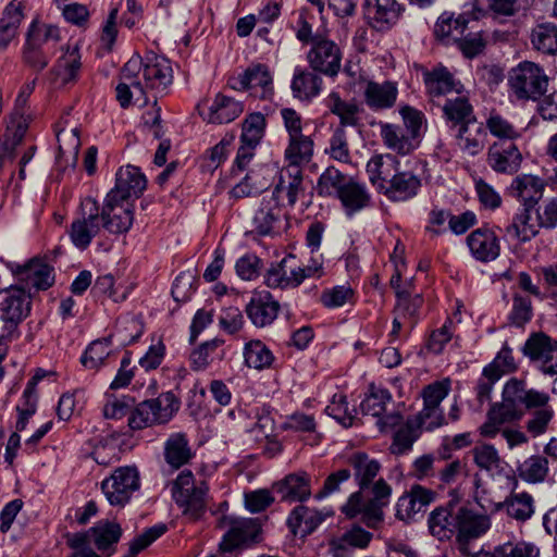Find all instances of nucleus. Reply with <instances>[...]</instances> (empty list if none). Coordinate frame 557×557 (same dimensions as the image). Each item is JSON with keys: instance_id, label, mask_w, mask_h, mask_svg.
Here are the masks:
<instances>
[{"instance_id": "f257e3e1", "label": "nucleus", "mask_w": 557, "mask_h": 557, "mask_svg": "<svg viewBox=\"0 0 557 557\" xmlns=\"http://www.w3.org/2000/svg\"><path fill=\"white\" fill-rule=\"evenodd\" d=\"M524 410L531 411L525 429L534 437L547 431L555 416L547 393L528 388L523 380L512 377L504 385L502 401L493 404L487 411L486 421L480 426V434L484 437H495L500 425L519 421Z\"/></svg>"}, {"instance_id": "f03ea898", "label": "nucleus", "mask_w": 557, "mask_h": 557, "mask_svg": "<svg viewBox=\"0 0 557 557\" xmlns=\"http://www.w3.org/2000/svg\"><path fill=\"white\" fill-rule=\"evenodd\" d=\"M172 81V67L168 59L158 55L141 59L134 55L121 71L115 88L116 100L124 109L132 104L145 107L150 100L149 91L162 92Z\"/></svg>"}, {"instance_id": "7ed1b4c3", "label": "nucleus", "mask_w": 557, "mask_h": 557, "mask_svg": "<svg viewBox=\"0 0 557 557\" xmlns=\"http://www.w3.org/2000/svg\"><path fill=\"white\" fill-rule=\"evenodd\" d=\"M508 86L517 100L536 101L547 90L548 76L539 64L523 61L509 72Z\"/></svg>"}, {"instance_id": "20e7f679", "label": "nucleus", "mask_w": 557, "mask_h": 557, "mask_svg": "<svg viewBox=\"0 0 557 557\" xmlns=\"http://www.w3.org/2000/svg\"><path fill=\"white\" fill-rule=\"evenodd\" d=\"M392 488L383 480H377L372 486L373 497L367 503L362 502L360 492L352 493L343 506V512L349 518L360 516L362 522L374 528L383 520V507L388 504Z\"/></svg>"}, {"instance_id": "39448f33", "label": "nucleus", "mask_w": 557, "mask_h": 557, "mask_svg": "<svg viewBox=\"0 0 557 557\" xmlns=\"http://www.w3.org/2000/svg\"><path fill=\"white\" fill-rule=\"evenodd\" d=\"M208 486L205 482L195 484L194 474L183 471L172 486V496L185 515L198 519L206 509Z\"/></svg>"}, {"instance_id": "423d86ee", "label": "nucleus", "mask_w": 557, "mask_h": 557, "mask_svg": "<svg viewBox=\"0 0 557 557\" xmlns=\"http://www.w3.org/2000/svg\"><path fill=\"white\" fill-rule=\"evenodd\" d=\"M139 487V471L134 466L119 467L101 482L106 499L114 507H124Z\"/></svg>"}, {"instance_id": "0eeeda50", "label": "nucleus", "mask_w": 557, "mask_h": 557, "mask_svg": "<svg viewBox=\"0 0 557 557\" xmlns=\"http://www.w3.org/2000/svg\"><path fill=\"white\" fill-rule=\"evenodd\" d=\"M29 294L23 287H10L0 305V320L3 323L0 344L17 337V326L30 309Z\"/></svg>"}, {"instance_id": "6e6552de", "label": "nucleus", "mask_w": 557, "mask_h": 557, "mask_svg": "<svg viewBox=\"0 0 557 557\" xmlns=\"http://www.w3.org/2000/svg\"><path fill=\"white\" fill-rule=\"evenodd\" d=\"M102 228L100 207L92 197H86L79 206L78 216L72 222L69 236L73 245L85 250Z\"/></svg>"}, {"instance_id": "1a4fd4ad", "label": "nucleus", "mask_w": 557, "mask_h": 557, "mask_svg": "<svg viewBox=\"0 0 557 557\" xmlns=\"http://www.w3.org/2000/svg\"><path fill=\"white\" fill-rule=\"evenodd\" d=\"M311 70L326 76H336L342 65V51L337 44L320 33H315L313 46L307 53Z\"/></svg>"}, {"instance_id": "9d476101", "label": "nucleus", "mask_w": 557, "mask_h": 557, "mask_svg": "<svg viewBox=\"0 0 557 557\" xmlns=\"http://www.w3.org/2000/svg\"><path fill=\"white\" fill-rule=\"evenodd\" d=\"M102 227L111 234L127 233L134 222V210L131 202L107 195L100 209Z\"/></svg>"}, {"instance_id": "9b49d317", "label": "nucleus", "mask_w": 557, "mask_h": 557, "mask_svg": "<svg viewBox=\"0 0 557 557\" xmlns=\"http://www.w3.org/2000/svg\"><path fill=\"white\" fill-rule=\"evenodd\" d=\"M219 525L222 529H227L220 544L224 552H231L247 541L253 540L259 530L255 520L232 516H223Z\"/></svg>"}, {"instance_id": "f8f14e48", "label": "nucleus", "mask_w": 557, "mask_h": 557, "mask_svg": "<svg viewBox=\"0 0 557 557\" xmlns=\"http://www.w3.org/2000/svg\"><path fill=\"white\" fill-rule=\"evenodd\" d=\"M363 8L367 22L379 32L393 27L403 12L401 4L396 0H366Z\"/></svg>"}, {"instance_id": "ddd939ff", "label": "nucleus", "mask_w": 557, "mask_h": 557, "mask_svg": "<svg viewBox=\"0 0 557 557\" xmlns=\"http://www.w3.org/2000/svg\"><path fill=\"white\" fill-rule=\"evenodd\" d=\"M146 186V176L141 173L139 168L126 165L116 172L115 185L107 195H114L115 198L131 202V199L140 197Z\"/></svg>"}, {"instance_id": "4468645a", "label": "nucleus", "mask_w": 557, "mask_h": 557, "mask_svg": "<svg viewBox=\"0 0 557 557\" xmlns=\"http://www.w3.org/2000/svg\"><path fill=\"white\" fill-rule=\"evenodd\" d=\"M458 522L459 507L453 502L432 510L428 519L430 533L440 541L450 540L453 536L458 541Z\"/></svg>"}, {"instance_id": "2eb2a0df", "label": "nucleus", "mask_w": 557, "mask_h": 557, "mask_svg": "<svg viewBox=\"0 0 557 557\" xmlns=\"http://www.w3.org/2000/svg\"><path fill=\"white\" fill-rule=\"evenodd\" d=\"M283 216V209L280 206L275 193L262 197L261 203L252 218L251 232L265 236L276 233Z\"/></svg>"}, {"instance_id": "dca6fc26", "label": "nucleus", "mask_w": 557, "mask_h": 557, "mask_svg": "<svg viewBox=\"0 0 557 557\" xmlns=\"http://www.w3.org/2000/svg\"><path fill=\"white\" fill-rule=\"evenodd\" d=\"M521 162L522 154L513 141L497 140L488 148L487 163L497 173L513 174Z\"/></svg>"}, {"instance_id": "f3484780", "label": "nucleus", "mask_w": 557, "mask_h": 557, "mask_svg": "<svg viewBox=\"0 0 557 557\" xmlns=\"http://www.w3.org/2000/svg\"><path fill=\"white\" fill-rule=\"evenodd\" d=\"M278 311V301L267 290L256 293L246 306L247 317L257 327L271 325Z\"/></svg>"}, {"instance_id": "a211bd4d", "label": "nucleus", "mask_w": 557, "mask_h": 557, "mask_svg": "<svg viewBox=\"0 0 557 557\" xmlns=\"http://www.w3.org/2000/svg\"><path fill=\"white\" fill-rule=\"evenodd\" d=\"M458 543L465 544L479 539L491 528V519L486 513H479L474 510L459 506Z\"/></svg>"}, {"instance_id": "6ab92c4d", "label": "nucleus", "mask_w": 557, "mask_h": 557, "mask_svg": "<svg viewBox=\"0 0 557 557\" xmlns=\"http://www.w3.org/2000/svg\"><path fill=\"white\" fill-rule=\"evenodd\" d=\"M63 53L50 71L51 81L59 86H65L77 79L82 63L76 46L62 48Z\"/></svg>"}, {"instance_id": "aec40b11", "label": "nucleus", "mask_w": 557, "mask_h": 557, "mask_svg": "<svg viewBox=\"0 0 557 557\" xmlns=\"http://www.w3.org/2000/svg\"><path fill=\"white\" fill-rule=\"evenodd\" d=\"M363 96L367 106L372 110L391 109L397 101L398 85L392 81L382 83L370 81L366 84Z\"/></svg>"}, {"instance_id": "412c9836", "label": "nucleus", "mask_w": 557, "mask_h": 557, "mask_svg": "<svg viewBox=\"0 0 557 557\" xmlns=\"http://www.w3.org/2000/svg\"><path fill=\"white\" fill-rule=\"evenodd\" d=\"M232 88L238 90L260 88V97L265 99L272 95V76L267 65L253 64L246 69L237 78H234L231 84Z\"/></svg>"}, {"instance_id": "4be33fe9", "label": "nucleus", "mask_w": 557, "mask_h": 557, "mask_svg": "<svg viewBox=\"0 0 557 557\" xmlns=\"http://www.w3.org/2000/svg\"><path fill=\"white\" fill-rule=\"evenodd\" d=\"M468 247L472 256L482 262L495 260L499 256L500 247L495 233L488 228H476L467 237Z\"/></svg>"}, {"instance_id": "5701e85b", "label": "nucleus", "mask_w": 557, "mask_h": 557, "mask_svg": "<svg viewBox=\"0 0 557 557\" xmlns=\"http://www.w3.org/2000/svg\"><path fill=\"white\" fill-rule=\"evenodd\" d=\"M544 188V181L539 176L522 174L512 181L509 193L512 197L517 198L523 207L533 208L542 198Z\"/></svg>"}, {"instance_id": "b1692460", "label": "nucleus", "mask_w": 557, "mask_h": 557, "mask_svg": "<svg viewBox=\"0 0 557 557\" xmlns=\"http://www.w3.org/2000/svg\"><path fill=\"white\" fill-rule=\"evenodd\" d=\"M420 186L421 181L417 175L397 170L381 193L392 201H407L417 196Z\"/></svg>"}, {"instance_id": "393cba45", "label": "nucleus", "mask_w": 557, "mask_h": 557, "mask_svg": "<svg viewBox=\"0 0 557 557\" xmlns=\"http://www.w3.org/2000/svg\"><path fill=\"white\" fill-rule=\"evenodd\" d=\"M379 127L384 146L397 154L407 156L417 148L418 141L400 125L380 122Z\"/></svg>"}, {"instance_id": "a878e982", "label": "nucleus", "mask_w": 557, "mask_h": 557, "mask_svg": "<svg viewBox=\"0 0 557 557\" xmlns=\"http://www.w3.org/2000/svg\"><path fill=\"white\" fill-rule=\"evenodd\" d=\"M398 159L391 154H375L367 163L369 181L381 193L398 170Z\"/></svg>"}, {"instance_id": "bb28decb", "label": "nucleus", "mask_w": 557, "mask_h": 557, "mask_svg": "<svg viewBox=\"0 0 557 557\" xmlns=\"http://www.w3.org/2000/svg\"><path fill=\"white\" fill-rule=\"evenodd\" d=\"M423 81L431 97L445 96L451 92L460 94L462 85L456 82L453 74L443 65H437L423 73Z\"/></svg>"}, {"instance_id": "cd10ccee", "label": "nucleus", "mask_w": 557, "mask_h": 557, "mask_svg": "<svg viewBox=\"0 0 557 557\" xmlns=\"http://www.w3.org/2000/svg\"><path fill=\"white\" fill-rule=\"evenodd\" d=\"M273 490L287 502H302L310 497V476L302 473L288 474L284 480L275 483Z\"/></svg>"}, {"instance_id": "c85d7f7f", "label": "nucleus", "mask_w": 557, "mask_h": 557, "mask_svg": "<svg viewBox=\"0 0 557 557\" xmlns=\"http://www.w3.org/2000/svg\"><path fill=\"white\" fill-rule=\"evenodd\" d=\"M28 128L26 116L10 115L5 134L0 138V166L4 160H11L15 148L21 144Z\"/></svg>"}, {"instance_id": "c756f323", "label": "nucleus", "mask_w": 557, "mask_h": 557, "mask_svg": "<svg viewBox=\"0 0 557 557\" xmlns=\"http://www.w3.org/2000/svg\"><path fill=\"white\" fill-rule=\"evenodd\" d=\"M505 509L507 515L520 522L529 520L534 513V499L525 493H515L506 497L504 502L494 503L492 512Z\"/></svg>"}, {"instance_id": "7c9ffc66", "label": "nucleus", "mask_w": 557, "mask_h": 557, "mask_svg": "<svg viewBox=\"0 0 557 557\" xmlns=\"http://www.w3.org/2000/svg\"><path fill=\"white\" fill-rule=\"evenodd\" d=\"M337 198L341 200L345 213L349 216L369 207L371 202V196L367 187L352 178H349L342 187Z\"/></svg>"}, {"instance_id": "2f4dec72", "label": "nucleus", "mask_w": 557, "mask_h": 557, "mask_svg": "<svg viewBox=\"0 0 557 557\" xmlns=\"http://www.w3.org/2000/svg\"><path fill=\"white\" fill-rule=\"evenodd\" d=\"M539 220H532V208H525L517 213L512 222L505 228V234L512 240L529 242L539 233Z\"/></svg>"}, {"instance_id": "473e14b6", "label": "nucleus", "mask_w": 557, "mask_h": 557, "mask_svg": "<svg viewBox=\"0 0 557 557\" xmlns=\"http://www.w3.org/2000/svg\"><path fill=\"white\" fill-rule=\"evenodd\" d=\"M347 462L354 471V478L360 490L368 487L381 469V465L376 459L362 451L350 455Z\"/></svg>"}, {"instance_id": "72a5a7b5", "label": "nucleus", "mask_w": 557, "mask_h": 557, "mask_svg": "<svg viewBox=\"0 0 557 557\" xmlns=\"http://www.w3.org/2000/svg\"><path fill=\"white\" fill-rule=\"evenodd\" d=\"M60 40L61 32L58 26L33 22L28 28L25 45L53 52Z\"/></svg>"}, {"instance_id": "f704fd0d", "label": "nucleus", "mask_w": 557, "mask_h": 557, "mask_svg": "<svg viewBox=\"0 0 557 557\" xmlns=\"http://www.w3.org/2000/svg\"><path fill=\"white\" fill-rule=\"evenodd\" d=\"M290 87L296 98L309 100L320 94L322 78L313 70L296 67Z\"/></svg>"}, {"instance_id": "c9c22d12", "label": "nucleus", "mask_w": 557, "mask_h": 557, "mask_svg": "<svg viewBox=\"0 0 557 557\" xmlns=\"http://www.w3.org/2000/svg\"><path fill=\"white\" fill-rule=\"evenodd\" d=\"M485 137L482 124L476 121L459 126L456 135L459 148L469 156H475L483 150Z\"/></svg>"}, {"instance_id": "e433bc0d", "label": "nucleus", "mask_w": 557, "mask_h": 557, "mask_svg": "<svg viewBox=\"0 0 557 557\" xmlns=\"http://www.w3.org/2000/svg\"><path fill=\"white\" fill-rule=\"evenodd\" d=\"M244 111V106L231 97L216 95L209 108L208 122L210 123H230L237 119Z\"/></svg>"}, {"instance_id": "4c0bfd02", "label": "nucleus", "mask_w": 557, "mask_h": 557, "mask_svg": "<svg viewBox=\"0 0 557 557\" xmlns=\"http://www.w3.org/2000/svg\"><path fill=\"white\" fill-rule=\"evenodd\" d=\"M325 519V516L312 508L297 506L287 519L288 527L297 534L302 535L313 532Z\"/></svg>"}, {"instance_id": "58836bf2", "label": "nucleus", "mask_w": 557, "mask_h": 557, "mask_svg": "<svg viewBox=\"0 0 557 557\" xmlns=\"http://www.w3.org/2000/svg\"><path fill=\"white\" fill-rule=\"evenodd\" d=\"M165 461L175 469L186 465L193 458V451L184 433L170 435L164 444Z\"/></svg>"}, {"instance_id": "ea45409f", "label": "nucleus", "mask_w": 557, "mask_h": 557, "mask_svg": "<svg viewBox=\"0 0 557 557\" xmlns=\"http://www.w3.org/2000/svg\"><path fill=\"white\" fill-rule=\"evenodd\" d=\"M443 113L447 122L453 126L475 122L473 108L468 97L458 94L455 98H447L443 106Z\"/></svg>"}, {"instance_id": "a19ab883", "label": "nucleus", "mask_w": 557, "mask_h": 557, "mask_svg": "<svg viewBox=\"0 0 557 557\" xmlns=\"http://www.w3.org/2000/svg\"><path fill=\"white\" fill-rule=\"evenodd\" d=\"M111 336L91 342L81 357L83 367L90 371H98L112 355Z\"/></svg>"}, {"instance_id": "79ce46f5", "label": "nucleus", "mask_w": 557, "mask_h": 557, "mask_svg": "<svg viewBox=\"0 0 557 557\" xmlns=\"http://www.w3.org/2000/svg\"><path fill=\"white\" fill-rule=\"evenodd\" d=\"M530 40L535 50L544 54H557V25L537 24L531 30Z\"/></svg>"}, {"instance_id": "37998d69", "label": "nucleus", "mask_w": 557, "mask_h": 557, "mask_svg": "<svg viewBox=\"0 0 557 557\" xmlns=\"http://www.w3.org/2000/svg\"><path fill=\"white\" fill-rule=\"evenodd\" d=\"M90 532L92 543L101 552L110 549L119 542L122 535L120 524L109 520L98 521L95 527L90 529Z\"/></svg>"}, {"instance_id": "c03bdc74", "label": "nucleus", "mask_w": 557, "mask_h": 557, "mask_svg": "<svg viewBox=\"0 0 557 557\" xmlns=\"http://www.w3.org/2000/svg\"><path fill=\"white\" fill-rule=\"evenodd\" d=\"M313 154V140L310 136L299 135L289 138V144L285 150V158L288 166L299 168L308 163Z\"/></svg>"}, {"instance_id": "a18cd8bd", "label": "nucleus", "mask_w": 557, "mask_h": 557, "mask_svg": "<svg viewBox=\"0 0 557 557\" xmlns=\"http://www.w3.org/2000/svg\"><path fill=\"white\" fill-rule=\"evenodd\" d=\"M301 171L297 166H287L281 174V182L272 193L280 198L282 193L286 194L288 203L295 205L300 193H302Z\"/></svg>"}, {"instance_id": "49530a36", "label": "nucleus", "mask_w": 557, "mask_h": 557, "mask_svg": "<svg viewBox=\"0 0 557 557\" xmlns=\"http://www.w3.org/2000/svg\"><path fill=\"white\" fill-rule=\"evenodd\" d=\"M517 470L523 481L541 483L548 475V460L545 456L533 455L522 461Z\"/></svg>"}, {"instance_id": "de8ad7c7", "label": "nucleus", "mask_w": 557, "mask_h": 557, "mask_svg": "<svg viewBox=\"0 0 557 557\" xmlns=\"http://www.w3.org/2000/svg\"><path fill=\"white\" fill-rule=\"evenodd\" d=\"M420 431L417 423L407 420L406 423L394 433L389 451L393 455L400 456L412 449L413 443L419 438Z\"/></svg>"}, {"instance_id": "09e8293b", "label": "nucleus", "mask_w": 557, "mask_h": 557, "mask_svg": "<svg viewBox=\"0 0 557 557\" xmlns=\"http://www.w3.org/2000/svg\"><path fill=\"white\" fill-rule=\"evenodd\" d=\"M27 285L37 290L49 288L54 282L53 269L38 259L32 260L26 267Z\"/></svg>"}, {"instance_id": "8fccbe9b", "label": "nucleus", "mask_w": 557, "mask_h": 557, "mask_svg": "<svg viewBox=\"0 0 557 557\" xmlns=\"http://www.w3.org/2000/svg\"><path fill=\"white\" fill-rule=\"evenodd\" d=\"M154 416L156 424L169 422L180 408V401L172 392L160 394L157 398L148 399Z\"/></svg>"}, {"instance_id": "3c124183", "label": "nucleus", "mask_w": 557, "mask_h": 557, "mask_svg": "<svg viewBox=\"0 0 557 557\" xmlns=\"http://www.w3.org/2000/svg\"><path fill=\"white\" fill-rule=\"evenodd\" d=\"M245 363L249 368L262 370L273 362V355L261 341H250L244 348Z\"/></svg>"}, {"instance_id": "603ef678", "label": "nucleus", "mask_w": 557, "mask_h": 557, "mask_svg": "<svg viewBox=\"0 0 557 557\" xmlns=\"http://www.w3.org/2000/svg\"><path fill=\"white\" fill-rule=\"evenodd\" d=\"M471 455L474 463L481 470L487 472H495L498 471L500 468L502 459L499 457V454L497 449L491 444H476L471 449Z\"/></svg>"}, {"instance_id": "864d4df0", "label": "nucleus", "mask_w": 557, "mask_h": 557, "mask_svg": "<svg viewBox=\"0 0 557 557\" xmlns=\"http://www.w3.org/2000/svg\"><path fill=\"white\" fill-rule=\"evenodd\" d=\"M350 177L345 176L339 170L334 166L327 168L319 177L317 190L321 196L336 197L342 191V187L349 181Z\"/></svg>"}, {"instance_id": "5fc2aeb1", "label": "nucleus", "mask_w": 557, "mask_h": 557, "mask_svg": "<svg viewBox=\"0 0 557 557\" xmlns=\"http://www.w3.org/2000/svg\"><path fill=\"white\" fill-rule=\"evenodd\" d=\"M327 107L332 113L336 114L341 119V127L345 125L354 126L357 124V114L359 112L358 106L352 102L342 100L337 92H331L329 95Z\"/></svg>"}, {"instance_id": "6e6d98bb", "label": "nucleus", "mask_w": 557, "mask_h": 557, "mask_svg": "<svg viewBox=\"0 0 557 557\" xmlns=\"http://www.w3.org/2000/svg\"><path fill=\"white\" fill-rule=\"evenodd\" d=\"M552 341L543 333H536L529 337L523 346V354L533 361H544L553 354Z\"/></svg>"}, {"instance_id": "4d7b16f0", "label": "nucleus", "mask_w": 557, "mask_h": 557, "mask_svg": "<svg viewBox=\"0 0 557 557\" xmlns=\"http://www.w3.org/2000/svg\"><path fill=\"white\" fill-rule=\"evenodd\" d=\"M391 399L392 396L387 389L371 387L370 393L360 404L361 411L363 414L380 418Z\"/></svg>"}, {"instance_id": "13d9d810", "label": "nucleus", "mask_w": 557, "mask_h": 557, "mask_svg": "<svg viewBox=\"0 0 557 557\" xmlns=\"http://www.w3.org/2000/svg\"><path fill=\"white\" fill-rule=\"evenodd\" d=\"M486 128L498 140L513 141L521 136L520 132L507 119L495 112H492L487 117Z\"/></svg>"}, {"instance_id": "bf43d9fd", "label": "nucleus", "mask_w": 557, "mask_h": 557, "mask_svg": "<svg viewBox=\"0 0 557 557\" xmlns=\"http://www.w3.org/2000/svg\"><path fill=\"white\" fill-rule=\"evenodd\" d=\"M264 126L265 119L261 113L257 112L248 115L243 123L242 143L258 145L263 135Z\"/></svg>"}, {"instance_id": "052dcab7", "label": "nucleus", "mask_w": 557, "mask_h": 557, "mask_svg": "<svg viewBox=\"0 0 557 557\" xmlns=\"http://www.w3.org/2000/svg\"><path fill=\"white\" fill-rule=\"evenodd\" d=\"M168 530L166 524L158 523L146 529L141 534L136 536L129 544V555L135 556L151 543L162 536Z\"/></svg>"}, {"instance_id": "680f3d73", "label": "nucleus", "mask_w": 557, "mask_h": 557, "mask_svg": "<svg viewBox=\"0 0 557 557\" xmlns=\"http://www.w3.org/2000/svg\"><path fill=\"white\" fill-rule=\"evenodd\" d=\"M326 151L334 160L345 163L349 162L350 152L344 127H337L334 131L330 139V147Z\"/></svg>"}, {"instance_id": "e2e57ef3", "label": "nucleus", "mask_w": 557, "mask_h": 557, "mask_svg": "<svg viewBox=\"0 0 557 557\" xmlns=\"http://www.w3.org/2000/svg\"><path fill=\"white\" fill-rule=\"evenodd\" d=\"M52 52L24 45L22 60L24 64L36 73L44 71L50 61Z\"/></svg>"}, {"instance_id": "0e129e2a", "label": "nucleus", "mask_w": 557, "mask_h": 557, "mask_svg": "<svg viewBox=\"0 0 557 557\" xmlns=\"http://www.w3.org/2000/svg\"><path fill=\"white\" fill-rule=\"evenodd\" d=\"M413 423H417V428L432 431L435 428L441 426L444 423L443 412L440 407H433L424 405L423 409L418 413L414 419H409Z\"/></svg>"}, {"instance_id": "69168bd1", "label": "nucleus", "mask_w": 557, "mask_h": 557, "mask_svg": "<svg viewBox=\"0 0 557 557\" xmlns=\"http://www.w3.org/2000/svg\"><path fill=\"white\" fill-rule=\"evenodd\" d=\"M156 424L154 416L148 400L139 403L129 412L128 425L132 430H143Z\"/></svg>"}, {"instance_id": "338daca9", "label": "nucleus", "mask_w": 557, "mask_h": 557, "mask_svg": "<svg viewBox=\"0 0 557 557\" xmlns=\"http://www.w3.org/2000/svg\"><path fill=\"white\" fill-rule=\"evenodd\" d=\"M533 315L531 300L528 297L516 294L512 298V309L509 320L516 326H523Z\"/></svg>"}, {"instance_id": "774afa93", "label": "nucleus", "mask_w": 557, "mask_h": 557, "mask_svg": "<svg viewBox=\"0 0 557 557\" xmlns=\"http://www.w3.org/2000/svg\"><path fill=\"white\" fill-rule=\"evenodd\" d=\"M497 557H539V548L528 542L506 543L495 549Z\"/></svg>"}]
</instances>
